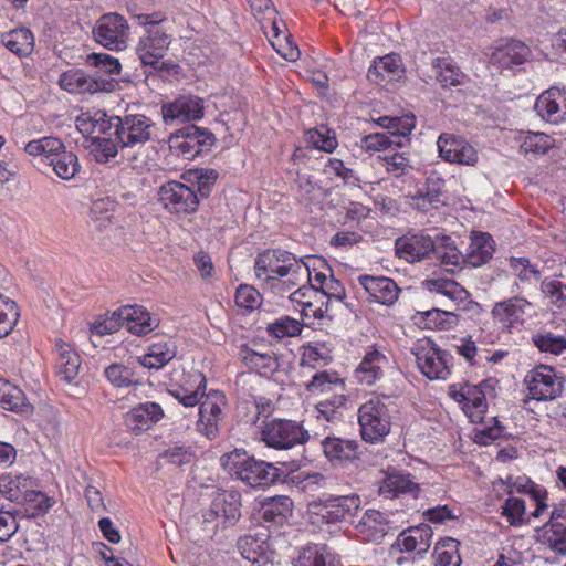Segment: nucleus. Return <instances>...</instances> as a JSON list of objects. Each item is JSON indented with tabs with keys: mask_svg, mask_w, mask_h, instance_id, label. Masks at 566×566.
Listing matches in <instances>:
<instances>
[{
	"mask_svg": "<svg viewBox=\"0 0 566 566\" xmlns=\"http://www.w3.org/2000/svg\"><path fill=\"white\" fill-rule=\"evenodd\" d=\"M81 132L111 134L120 146V158L132 164L144 161L146 145L156 140V123L144 114H126L107 117L104 112H96L87 119H78Z\"/></svg>",
	"mask_w": 566,
	"mask_h": 566,
	"instance_id": "nucleus-1",
	"label": "nucleus"
},
{
	"mask_svg": "<svg viewBox=\"0 0 566 566\" xmlns=\"http://www.w3.org/2000/svg\"><path fill=\"white\" fill-rule=\"evenodd\" d=\"M254 269L260 280L274 281L287 277L283 283L289 286H295L304 277H310V269L305 263L298 261L292 253L279 249L260 253Z\"/></svg>",
	"mask_w": 566,
	"mask_h": 566,
	"instance_id": "nucleus-2",
	"label": "nucleus"
},
{
	"mask_svg": "<svg viewBox=\"0 0 566 566\" xmlns=\"http://www.w3.org/2000/svg\"><path fill=\"white\" fill-rule=\"evenodd\" d=\"M221 464L233 476L247 485L268 486L280 478L279 470L271 463L255 460L244 450H234L221 457Z\"/></svg>",
	"mask_w": 566,
	"mask_h": 566,
	"instance_id": "nucleus-3",
	"label": "nucleus"
},
{
	"mask_svg": "<svg viewBox=\"0 0 566 566\" xmlns=\"http://www.w3.org/2000/svg\"><path fill=\"white\" fill-rule=\"evenodd\" d=\"M136 19L146 28L147 33L140 38L136 49L140 62L156 70H168L172 64L161 61L169 46L168 36L157 28L166 20L165 14L161 12L138 14Z\"/></svg>",
	"mask_w": 566,
	"mask_h": 566,
	"instance_id": "nucleus-4",
	"label": "nucleus"
},
{
	"mask_svg": "<svg viewBox=\"0 0 566 566\" xmlns=\"http://www.w3.org/2000/svg\"><path fill=\"white\" fill-rule=\"evenodd\" d=\"M564 382V378L553 367L544 364L536 365L523 378V386L527 392L524 402L555 400L562 396Z\"/></svg>",
	"mask_w": 566,
	"mask_h": 566,
	"instance_id": "nucleus-5",
	"label": "nucleus"
},
{
	"mask_svg": "<svg viewBox=\"0 0 566 566\" xmlns=\"http://www.w3.org/2000/svg\"><path fill=\"white\" fill-rule=\"evenodd\" d=\"M361 500L357 494L318 499L308 504L312 524H336L354 516L360 509Z\"/></svg>",
	"mask_w": 566,
	"mask_h": 566,
	"instance_id": "nucleus-6",
	"label": "nucleus"
},
{
	"mask_svg": "<svg viewBox=\"0 0 566 566\" xmlns=\"http://www.w3.org/2000/svg\"><path fill=\"white\" fill-rule=\"evenodd\" d=\"M420 371L430 380L447 379L450 375L452 356L440 349L432 340L424 338L411 348Z\"/></svg>",
	"mask_w": 566,
	"mask_h": 566,
	"instance_id": "nucleus-7",
	"label": "nucleus"
},
{
	"mask_svg": "<svg viewBox=\"0 0 566 566\" xmlns=\"http://www.w3.org/2000/svg\"><path fill=\"white\" fill-rule=\"evenodd\" d=\"M358 422L361 438L367 442L382 440L389 433L391 426L387 406L377 398L359 407Z\"/></svg>",
	"mask_w": 566,
	"mask_h": 566,
	"instance_id": "nucleus-8",
	"label": "nucleus"
},
{
	"mask_svg": "<svg viewBox=\"0 0 566 566\" xmlns=\"http://www.w3.org/2000/svg\"><path fill=\"white\" fill-rule=\"evenodd\" d=\"M241 494L235 490L217 492L213 495L209 511L203 514V524L206 525L205 537L212 538L218 528L213 524L216 520L223 518L229 524H234L241 516Z\"/></svg>",
	"mask_w": 566,
	"mask_h": 566,
	"instance_id": "nucleus-9",
	"label": "nucleus"
},
{
	"mask_svg": "<svg viewBox=\"0 0 566 566\" xmlns=\"http://www.w3.org/2000/svg\"><path fill=\"white\" fill-rule=\"evenodd\" d=\"M308 439V431L292 420L274 419L265 423L261 431V440L274 449H290Z\"/></svg>",
	"mask_w": 566,
	"mask_h": 566,
	"instance_id": "nucleus-10",
	"label": "nucleus"
},
{
	"mask_svg": "<svg viewBox=\"0 0 566 566\" xmlns=\"http://www.w3.org/2000/svg\"><path fill=\"white\" fill-rule=\"evenodd\" d=\"M59 85L73 94H95L114 92L118 83L114 78L97 76V74L87 75L82 70L73 69L61 74Z\"/></svg>",
	"mask_w": 566,
	"mask_h": 566,
	"instance_id": "nucleus-11",
	"label": "nucleus"
},
{
	"mask_svg": "<svg viewBox=\"0 0 566 566\" xmlns=\"http://www.w3.org/2000/svg\"><path fill=\"white\" fill-rule=\"evenodd\" d=\"M214 135L196 125H188L179 129L169 139L170 148L185 159H193L199 154L207 151L214 144Z\"/></svg>",
	"mask_w": 566,
	"mask_h": 566,
	"instance_id": "nucleus-12",
	"label": "nucleus"
},
{
	"mask_svg": "<svg viewBox=\"0 0 566 566\" xmlns=\"http://www.w3.org/2000/svg\"><path fill=\"white\" fill-rule=\"evenodd\" d=\"M199 403L197 430L209 440H214L220 434L224 418L226 397L221 391L212 390Z\"/></svg>",
	"mask_w": 566,
	"mask_h": 566,
	"instance_id": "nucleus-13",
	"label": "nucleus"
},
{
	"mask_svg": "<svg viewBox=\"0 0 566 566\" xmlns=\"http://www.w3.org/2000/svg\"><path fill=\"white\" fill-rule=\"evenodd\" d=\"M93 35L97 43L109 50H123L128 36V24L118 13H106L95 23Z\"/></svg>",
	"mask_w": 566,
	"mask_h": 566,
	"instance_id": "nucleus-14",
	"label": "nucleus"
},
{
	"mask_svg": "<svg viewBox=\"0 0 566 566\" xmlns=\"http://www.w3.org/2000/svg\"><path fill=\"white\" fill-rule=\"evenodd\" d=\"M159 200L164 207L176 214H189L198 209L199 197L185 184L169 181L160 187Z\"/></svg>",
	"mask_w": 566,
	"mask_h": 566,
	"instance_id": "nucleus-15",
	"label": "nucleus"
},
{
	"mask_svg": "<svg viewBox=\"0 0 566 566\" xmlns=\"http://www.w3.org/2000/svg\"><path fill=\"white\" fill-rule=\"evenodd\" d=\"M450 397L462 405L463 411L472 422H481L488 403L481 385H452L449 388Z\"/></svg>",
	"mask_w": 566,
	"mask_h": 566,
	"instance_id": "nucleus-16",
	"label": "nucleus"
},
{
	"mask_svg": "<svg viewBox=\"0 0 566 566\" xmlns=\"http://www.w3.org/2000/svg\"><path fill=\"white\" fill-rule=\"evenodd\" d=\"M437 146L440 157L448 163L475 166L479 160L478 151L465 139L453 134H441Z\"/></svg>",
	"mask_w": 566,
	"mask_h": 566,
	"instance_id": "nucleus-17",
	"label": "nucleus"
},
{
	"mask_svg": "<svg viewBox=\"0 0 566 566\" xmlns=\"http://www.w3.org/2000/svg\"><path fill=\"white\" fill-rule=\"evenodd\" d=\"M537 115L552 124L566 120V90L551 87L543 92L534 106Z\"/></svg>",
	"mask_w": 566,
	"mask_h": 566,
	"instance_id": "nucleus-18",
	"label": "nucleus"
},
{
	"mask_svg": "<svg viewBox=\"0 0 566 566\" xmlns=\"http://www.w3.org/2000/svg\"><path fill=\"white\" fill-rule=\"evenodd\" d=\"M163 118L169 120L190 122L202 117L203 101L198 96L182 95L169 104L163 105Z\"/></svg>",
	"mask_w": 566,
	"mask_h": 566,
	"instance_id": "nucleus-19",
	"label": "nucleus"
},
{
	"mask_svg": "<svg viewBox=\"0 0 566 566\" xmlns=\"http://www.w3.org/2000/svg\"><path fill=\"white\" fill-rule=\"evenodd\" d=\"M434 248V241L426 234L405 235L396 240V254L408 262L420 261L429 255Z\"/></svg>",
	"mask_w": 566,
	"mask_h": 566,
	"instance_id": "nucleus-20",
	"label": "nucleus"
},
{
	"mask_svg": "<svg viewBox=\"0 0 566 566\" xmlns=\"http://www.w3.org/2000/svg\"><path fill=\"white\" fill-rule=\"evenodd\" d=\"M530 55V49L521 41L506 40L494 48L490 63L499 69H511L523 64Z\"/></svg>",
	"mask_w": 566,
	"mask_h": 566,
	"instance_id": "nucleus-21",
	"label": "nucleus"
},
{
	"mask_svg": "<svg viewBox=\"0 0 566 566\" xmlns=\"http://www.w3.org/2000/svg\"><path fill=\"white\" fill-rule=\"evenodd\" d=\"M290 300L303 306L305 316L324 318L328 311V301H323L315 284L302 285L290 295Z\"/></svg>",
	"mask_w": 566,
	"mask_h": 566,
	"instance_id": "nucleus-22",
	"label": "nucleus"
},
{
	"mask_svg": "<svg viewBox=\"0 0 566 566\" xmlns=\"http://www.w3.org/2000/svg\"><path fill=\"white\" fill-rule=\"evenodd\" d=\"M359 283L377 303L390 306L398 300L400 290L389 277L361 275Z\"/></svg>",
	"mask_w": 566,
	"mask_h": 566,
	"instance_id": "nucleus-23",
	"label": "nucleus"
},
{
	"mask_svg": "<svg viewBox=\"0 0 566 566\" xmlns=\"http://www.w3.org/2000/svg\"><path fill=\"white\" fill-rule=\"evenodd\" d=\"M432 535V528L428 524L409 527L398 535L396 546L401 552H416L421 555L429 551Z\"/></svg>",
	"mask_w": 566,
	"mask_h": 566,
	"instance_id": "nucleus-24",
	"label": "nucleus"
},
{
	"mask_svg": "<svg viewBox=\"0 0 566 566\" xmlns=\"http://www.w3.org/2000/svg\"><path fill=\"white\" fill-rule=\"evenodd\" d=\"M388 358L376 348L367 352L363 360L355 370L356 379L367 386L374 385L384 376V370L388 366Z\"/></svg>",
	"mask_w": 566,
	"mask_h": 566,
	"instance_id": "nucleus-25",
	"label": "nucleus"
},
{
	"mask_svg": "<svg viewBox=\"0 0 566 566\" xmlns=\"http://www.w3.org/2000/svg\"><path fill=\"white\" fill-rule=\"evenodd\" d=\"M364 539L380 543L388 532L385 515L376 510H367L355 526Z\"/></svg>",
	"mask_w": 566,
	"mask_h": 566,
	"instance_id": "nucleus-26",
	"label": "nucleus"
},
{
	"mask_svg": "<svg viewBox=\"0 0 566 566\" xmlns=\"http://www.w3.org/2000/svg\"><path fill=\"white\" fill-rule=\"evenodd\" d=\"M122 314L126 317V328L132 334L146 335L159 325V319L156 316H151L143 306H124Z\"/></svg>",
	"mask_w": 566,
	"mask_h": 566,
	"instance_id": "nucleus-27",
	"label": "nucleus"
},
{
	"mask_svg": "<svg viewBox=\"0 0 566 566\" xmlns=\"http://www.w3.org/2000/svg\"><path fill=\"white\" fill-rule=\"evenodd\" d=\"M402 73L401 61L396 54L379 57L368 69L367 77L370 82L381 85L394 81Z\"/></svg>",
	"mask_w": 566,
	"mask_h": 566,
	"instance_id": "nucleus-28",
	"label": "nucleus"
},
{
	"mask_svg": "<svg viewBox=\"0 0 566 566\" xmlns=\"http://www.w3.org/2000/svg\"><path fill=\"white\" fill-rule=\"evenodd\" d=\"M55 347L57 352V376L66 382L74 381L81 367L80 355L72 349L71 345L61 339L56 342Z\"/></svg>",
	"mask_w": 566,
	"mask_h": 566,
	"instance_id": "nucleus-29",
	"label": "nucleus"
},
{
	"mask_svg": "<svg viewBox=\"0 0 566 566\" xmlns=\"http://www.w3.org/2000/svg\"><path fill=\"white\" fill-rule=\"evenodd\" d=\"M293 501L286 495L266 497L260 507V514L264 522L283 524L292 515Z\"/></svg>",
	"mask_w": 566,
	"mask_h": 566,
	"instance_id": "nucleus-30",
	"label": "nucleus"
},
{
	"mask_svg": "<svg viewBox=\"0 0 566 566\" xmlns=\"http://www.w3.org/2000/svg\"><path fill=\"white\" fill-rule=\"evenodd\" d=\"M0 406L13 412L28 415L32 406L27 401L24 392L9 380L0 378Z\"/></svg>",
	"mask_w": 566,
	"mask_h": 566,
	"instance_id": "nucleus-31",
	"label": "nucleus"
},
{
	"mask_svg": "<svg viewBox=\"0 0 566 566\" xmlns=\"http://www.w3.org/2000/svg\"><path fill=\"white\" fill-rule=\"evenodd\" d=\"M531 303L523 297H511L509 300L497 302L492 314L497 317L504 326L511 327V325L522 318Z\"/></svg>",
	"mask_w": 566,
	"mask_h": 566,
	"instance_id": "nucleus-32",
	"label": "nucleus"
},
{
	"mask_svg": "<svg viewBox=\"0 0 566 566\" xmlns=\"http://www.w3.org/2000/svg\"><path fill=\"white\" fill-rule=\"evenodd\" d=\"M326 458L333 460H352L356 458L358 444L355 440H344L326 436L321 441Z\"/></svg>",
	"mask_w": 566,
	"mask_h": 566,
	"instance_id": "nucleus-33",
	"label": "nucleus"
},
{
	"mask_svg": "<svg viewBox=\"0 0 566 566\" xmlns=\"http://www.w3.org/2000/svg\"><path fill=\"white\" fill-rule=\"evenodd\" d=\"M2 44L18 56H28L34 48V38L30 30L20 28L11 30L1 36Z\"/></svg>",
	"mask_w": 566,
	"mask_h": 566,
	"instance_id": "nucleus-34",
	"label": "nucleus"
},
{
	"mask_svg": "<svg viewBox=\"0 0 566 566\" xmlns=\"http://www.w3.org/2000/svg\"><path fill=\"white\" fill-rule=\"evenodd\" d=\"M418 490V485L410 479L409 474L400 472L388 473L379 486V494L391 499L399 494L412 493Z\"/></svg>",
	"mask_w": 566,
	"mask_h": 566,
	"instance_id": "nucleus-35",
	"label": "nucleus"
},
{
	"mask_svg": "<svg viewBox=\"0 0 566 566\" xmlns=\"http://www.w3.org/2000/svg\"><path fill=\"white\" fill-rule=\"evenodd\" d=\"M176 355L171 342L154 343L149 346L148 353L139 357L142 366L148 369H160Z\"/></svg>",
	"mask_w": 566,
	"mask_h": 566,
	"instance_id": "nucleus-36",
	"label": "nucleus"
},
{
	"mask_svg": "<svg viewBox=\"0 0 566 566\" xmlns=\"http://www.w3.org/2000/svg\"><path fill=\"white\" fill-rule=\"evenodd\" d=\"M161 407L155 402L142 403L126 416L128 423H134V429L143 430L149 427L150 422H156L163 417Z\"/></svg>",
	"mask_w": 566,
	"mask_h": 566,
	"instance_id": "nucleus-37",
	"label": "nucleus"
},
{
	"mask_svg": "<svg viewBox=\"0 0 566 566\" xmlns=\"http://www.w3.org/2000/svg\"><path fill=\"white\" fill-rule=\"evenodd\" d=\"M432 65L437 70V80L443 87L464 83L465 74L449 57H438Z\"/></svg>",
	"mask_w": 566,
	"mask_h": 566,
	"instance_id": "nucleus-38",
	"label": "nucleus"
},
{
	"mask_svg": "<svg viewBox=\"0 0 566 566\" xmlns=\"http://www.w3.org/2000/svg\"><path fill=\"white\" fill-rule=\"evenodd\" d=\"M426 285L430 292L447 296L457 304L463 303L470 297V293L463 286L450 279L428 280Z\"/></svg>",
	"mask_w": 566,
	"mask_h": 566,
	"instance_id": "nucleus-39",
	"label": "nucleus"
},
{
	"mask_svg": "<svg viewBox=\"0 0 566 566\" xmlns=\"http://www.w3.org/2000/svg\"><path fill=\"white\" fill-rule=\"evenodd\" d=\"M242 360L249 368L264 377H269L277 369L276 358L269 353H258L255 350L244 348L242 350Z\"/></svg>",
	"mask_w": 566,
	"mask_h": 566,
	"instance_id": "nucleus-40",
	"label": "nucleus"
},
{
	"mask_svg": "<svg viewBox=\"0 0 566 566\" xmlns=\"http://www.w3.org/2000/svg\"><path fill=\"white\" fill-rule=\"evenodd\" d=\"M306 389L311 394H345V384L336 374L321 371L306 384Z\"/></svg>",
	"mask_w": 566,
	"mask_h": 566,
	"instance_id": "nucleus-41",
	"label": "nucleus"
},
{
	"mask_svg": "<svg viewBox=\"0 0 566 566\" xmlns=\"http://www.w3.org/2000/svg\"><path fill=\"white\" fill-rule=\"evenodd\" d=\"M493 252L492 238L488 233H481L473 238L467 254V262L472 266H481L492 258Z\"/></svg>",
	"mask_w": 566,
	"mask_h": 566,
	"instance_id": "nucleus-42",
	"label": "nucleus"
},
{
	"mask_svg": "<svg viewBox=\"0 0 566 566\" xmlns=\"http://www.w3.org/2000/svg\"><path fill=\"white\" fill-rule=\"evenodd\" d=\"M48 165L52 166L54 172L63 180L72 179L80 170L77 156L65 148L51 157Z\"/></svg>",
	"mask_w": 566,
	"mask_h": 566,
	"instance_id": "nucleus-43",
	"label": "nucleus"
},
{
	"mask_svg": "<svg viewBox=\"0 0 566 566\" xmlns=\"http://www.w3.org/2000/svg\"><path fill=\"white\" fill-rule=\"evenodd\" d=\"M437 566H460L459 542L452 537L439 541L433 549Z\"/></svg>",
	"mask_w": 566,
	"mask_h": 566,
	"instance_id": "nucleus-44",
	"label": "nucleus"
},
{
	"mask_svg": "<svg viewBox=\"0 0 566 566\" xmlns=\"http://www.w3.org/2000/svg\"><path fill=\"white\" fill-rule=\"evenodd\" d=\"M345 402L346 396L342 392L334 394L331 397L321 400L316 406L318 413L317 419L324 420L326 422H335L340 420L342 412L339 409L345 406Z\"/></svg>",
	"mask_w": 566,
	"mask_h": 566,
	"instance_id": "nucleus-45",
	"label": "nucleus"
},
{
	"mask_svg": "<svg viewBox=\"0 0 566 566\" xmlns=\"http://www.w3.org/2000/svg\"><path fill=\"white\" fill-rule=\"evenodd\" d=\"M520 150L524 155L545 154L553 146V138L544 133L528 132L520 137Z\"/></svg>",
	"mask_w": 566,
	"mask_h": 566,
	"instance_id": "nucleus-46",
	"label": "nucleus"
},
{
	"mask_svg": "<svg viewBox=\"0 0 566 566\" xmlns=\"http://www.w3.org/2000/svg\"><path fill=\"white\" fill-rule=\"evenodd\" d=\"M431 254L446 265L457 266L463 261L462 253L457 249L449 237H443L434 241V248Z\"/></svg>",
	"mask_w": 566,
	"mask_h": 566,
	"instance_id": "nucleus-47",
	"label": "nucleus"
},
{
	"mask_svg": "<svg viewBox=\"0 0 566 566\" xmlns=\"http://www.w3.org/2000/svg\"><path fill=\"white\" fill-rule=\"evenodd\" d=\"M86 62L88 65L96 67L94 74L97 76H104L108 78H113L112 75L119 74L120 72V63L114 56H111L105 53H93L86 57Z\"/></svg>",
	"mask_w": 566,
	"mask_h": 566,
	"instance_id": "nucleus-48",
	"label": "nucleus"
},
{
	"mask_svg": "<svg viewBox=\"0 0 566 566\" xmlns=\"http://www.w3.org/2000/svg\"><path fill=\"white\" fill-rule=\"evenodd\" d=\"M380 120L388 122L386 128L388 129V135L391 139L396 142H400V147L402 146V140H408V135L411 133L415 127V117L406 116V117H380Z\"/></svg>",
	"mask_w": 566,
	"mask_h": 566,
	"instance_id": "nucleus-49",
	"label": "nucleus"
},
{
	"mask_svg": "<svg viewBox=\"0 0 566 566\" xmlns=\"http://www.w3.org/2000/svg\"><path fill=\"white\" fill-rule=\"evenodd\" d=\"M329 558L331 555L326 553L325 547L307 546L300 552L294 566H332Z\"/></svg>",
	"mask_w": 566,
	"mask_h": 566,
	"instance_id": "nucleus-50",
	"label": "nucleus"
},
{
	"mask_svg": "<svg viewBox=\"0 0 566 566\" xmlns=\"http://www.w3.org/2000/svg\"><path fill=\"white\" fill-rule=\"evenodd\" d=\"M27 488V479L21 474L11 473L0 478V493L11 502H20L23 496V490Z\"/></svg>",
	"mask_w": 566,
	"mask_h": 566,
	"instance_id": "nucleus-51",
	"label": "nucleus"
},
{
	"mask_svg": "<svg viewBox=\"0 0 566 566\" xmlns=\"http://www.w3.org/2000/svg\"><path fill=\"white\" fill-rule=\"evenodd\" d=\"M20 314L15 302L0 295V337L10 334Z\"/></svg>",
	"mask_w": 566,
	"mask_h": 566,
	"instance_id": "nucleus-52",
	"label": "nucleus"
},
{
	"mask_svg": "<svg viewBox=\"0 0 566 566\" xmlns=\"http://www.w3.org/2000/svg\"><path fill=\"white\" fill-rule=\"evenodd\" d=\"M84 134L92 135V138L96 143V150L98 153V160L107 161L109 158H114L117 155L120 156V146L118 140L112 139L111 136H114V130H111V134H96L92 132H83Z\"/></svg>",
	"mask_w": 566,
	"mask_h": 566,
	"instance_id": "nucleus-53",
	"label": "nucleus"
},
{
	"mask_svg": "<svg viewBox=\"0 0 566 566\" xmlns=\"http://www.w3.org/2000/svg\"><path fill=\"white\" fill-rule=\"evenodd\" d=\"M238 549L240 551L243 558L256 563L259 558L265 553L266 543L264 539L245 535L239 538Z\"/></svg>",
	"mask_w": 566,
	"mask_h": 566,
	"instance_id": "nucleus-54",
	"label": "nucleus"
},
{
	"mask_svg": "<svg viewBox=\"0 0 566 566\" xmlns=\"http://www.w3.org/2000/svg\"><path fill=\"white\" fill-rule=\"evenodd\" d=\"M533 343L542 353L560 355L566 350V338L554 335L551 332L534 335Z\"/></svg>",
	"mask_w": 566,
	"mask_h": 566,
	"instance_id": "nucleus-55",
	"label": "nucleus"
},
{
	"mask_svg": "<svg viewBox=\"0 0 566 566\" xmlns=\"http://www.w3.org/2000/svg\"><path fill=\"white\" fill-rule=\"evenodd\" d=\"M306 140L316 149L332 153L336 146L337 140L331 130L324 126L319 128H312L306 132Z\"/></svg>",
	"mask_w": 566,
	"mask_h": 566,
	"instance_id": "nucleus-56",
	"label": "nucleus"
},
{
	"mask_svg": "<svg viewBox=\"0 0 566 566\" xmlns=\"http://www.w3.org/2000/svg\"><path fill=\"white\" fill-rule=\"evenodd\" d=\"M302 331V324L289 316L281 317L268 325V332L277 338L294 337Z\"/></svg>",
	"mask_w": 566,
	"mask_h": 566,
	"instance_id": "nucleus-57",
	"label": "nucleus"
},
{
	"mask_svg": "<svg viewBox=\"0 0 566 566\" xmlns=\"http://www.w3.org/2000/svg\"><path fill=\"white\" fill-rule=\"evenodd\" d=\"M161 458L177 467L189 464L195 459V452L190 446L174 444L161 453Z\"/></svg>",
	"mask_w": 566,
	"mask_h": 566,
	"instance_id": "nucleus-58",
	"label": "nucleus"
},
{
	"mask_svg": "<svg viewBox=\"0 0 566 566\" xmlns=\"http://www.w3.org/2000/svg\"><path fill=\"white\" fill-rule=\"evenodd\" d=\"M502 514L510 525L517 526L524 522L525 502L518 497H509L502 505Z\"/></svg>",
	"mask_w": 566,
	"mask_h": 566,
	"instance_id": "nucleus-59",
	"label": "nucleus"
},
{
	"mask_svg": "<svg viewBox=\"0 0 566 566\" xmlns=\"http://www.w3.org/2000/svg\"><path fill=\"white\" fill-rule=\"evenodd\" d=\"M235 304L239 307L252 311L260 306L261 294L250 285H240L235 293Z\"/></svg>",
	"mask_w": 566,
	"mask_h": 566,
	"instance_id": "nucleus-60",
	"label": "nucleus"
},
{
	"mask_svg": "<svg viewBox=\"0 0 566 566\" xmlns=\"http://www.w3.org/2000/svg\"><path fill=\"white\" fill-rule=\"evenodd\" d=\"M105 376L116 387H128L133 381V373L122 364H112L105 369Z\"/></svg>",
	"mask_w": 566,
	"mask_h": 566,
	"instance_id": "nucleus-61",
	"label": "nucleus"
},
{
	"mask_svg": "<svg viewBox=\"0 0 566 566\" xmlns=\"http://www.w3.org/2000/svg\"><path fill=\"white\" fill-rule=\"evenodd\" d=\"M544 538L554 552L566 554V525H555V528H546Z\"/></svg>",
	"mask_w": 566,
	"mask_h": 566,
	"instance_id": "nucleus-62",
	"label": "nucleus"
},
{
	"mask_svg": "<svg viewBox=\"0 0 566 566\" xmlns=\"http://www.w3.org/2000/svg\"><path fill=\"white\" fill-rule=\"evenodd\" d=\"M392 145L400 147V142L391 139V137L386 133L370 134L361 139V148L366 150L378 151L381 149H387Z\"/></svg>",
	"mask_w": 566,
	"mask_h": 566,
	"instance_id": "nucleus-63",
	"label": "nucleus"
},
{
	"mask_svg": "<svg viewBox=\"0 0 566 566\" xmlns=\"http://www.w3.org/2000/svg\"><path fill=\"white\" fill-rule=\"evenodd\" d=\"M542 291L559 307L566 305V285L562 282L555 280L544 281L542 283Z\"/></svg>",
	"mask_w": 566,
	"mask_h": 566,
	"instance_id": "nucleus-64",
	"label": "nucleus"
}]
</instances>
